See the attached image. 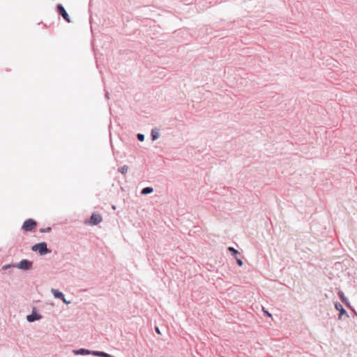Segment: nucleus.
<instances>
[{
    "label": "nucleus",
    "instance_id": "obj_1",
    "mask_svg": "<svg viewBox=\"0 0 357 357\" xmlns=\"http://www.w3.org/2000/svg\"><path fill=\"white\" fill-rule=\"evenodd\" d=\"M31 250L35 252L38 251L40 255H45L51 252V250L47 248L45 242L35 244L32 246Z\"/></svg>",
    "mask_w": 357,
    "mask_h": 357
},
{
    "label": "nucleus",
    "instance_id": "obj_2",
    "mask_svg": "<svg viewBox=\"0 0 357 357\" xmlns=\"http://www.w3.org/2000/svg\"><path fill=\"white\" fill-rule=\"evenodd\" d=\"M36 226V222L33 219L25 220L22 225V229L26 231H30Z\"/></svg>",
    "mask_w": 357,
    "mask_h": 357
},
{
    "label": "nucleus",
    "instance_id": "obj_3",
    "mask_svg": "<svg viewBox=\"0 0 357 357\" xmlns=\"http://www.w3.org/2000/svg\"><path fill=\"white\" fill-rule=\"evenodd\" d=\"M15 267L22 270L27 271L32 267V262L27 259H22L15 265Z\"/></svg>",
    "mask_w": 357,
    "mask_h": 357
},
{
    "label": "nucleus",
    "instance_id": "obj_4",
    "mask_svg": "<svg viewBox=\"0 0 357 357\" xmlns=\"http://www.w3.org/2000/svg\"><path fill=\"white\" fill-rule=\"evenodd\" d=\"M56 8L59 14L61 15L66 22H70L69 15L65 10L64 7L61 4H58L56 6Z\"/></svg>",
    "mask_w": 357,
    "mask_h": 357
},
{
    "label": "nucleus",
    "instance_id": "obj_5",
    "mask_svg": "<svg viewBox=\"0 0 357 357\" xmlns=\"http://www.w3.org/2000/svg\"><path fill=\"white\" fill-rule=\"evenodd\" d=\"M102 220V216L98 213H93L91 216L89 223L92 225H97Z\"/></svg>",
    "mask_w": 357,
    "mask_h": 357
},
{
    "label": "nucleus",
    "instance_id": "obj_6",
    "mask_svg": "<svg viewBox=\"0 0 357 357\" xmlns=\"http://www.w3.org/2000/svg\"><path fill=\"white\" fill-rule=\"evenodd\" d=\"M42 319V316L40 315L35 310V309L33 310L31 314L27 315L26 320L29 322H33L35 321H38Z\"/></svg>",
    "mask_w": 357,
    "mask_h": 357
},
{
    "label": "nucleus",
    "instance_id": "obj_7",
    "mask_svg": "<svg viewBox=\"0 0 357 357\" xmlns=\"http://www.w3.org/2000/svg\"><path fill=\"white\" fill-rule=\"evenodd\" d=\"M335 308L340 312V314L338 316L339 319H341L343 315H345L347 317H349L347 311L345 310V309L343 307V306L340 303L336 302L335 303Z\"/></svg>",
    "mask_w": 357,
    "mask_h": 357
},
{
    "label": "nucleus",
    "instance_id": "obj_8",
    "mask_svg": "<svg viewBox=\"0 0 357 357\" xmlns=\"http://www.w3.org/2000/svg\"><path fill=\"white\" fill-rule=\"evenodd\" d=\"M73 353L75 355H89V354H91V351L86 349H79L77 350H74Z\"/></svg>",
    "mask_w": 357,
    "mask_h": 357
},
{
    "label": "nucleus",
    "instance_id": "obj_9",
    "mask_svg": "<svg viewBox=\"0 0 357 357\" xmlns=\"http://www.w3.org/2000/svg\"><path fill=\"white\" fill-rule=\"evenodd\" d=\"M151 139L153 141H155L157 139H158L160 137L159 129H158L156 128L152 129L151 132Z\"/></svg>",
    "mask_w": 357,
    "mask_h": 357
},
{
    "label": "nucleus",
    "instance_id": "obj_10",
    "mask_svg": "<svg viewBox=\"0 0 357 357\" xmlns=\"http://www.w3.org/2000/svg\"><path fill=\"white\" fill-rule=\"evenodd\" d=\"M51 292L54 295V296L56 298H60V299L63 298V297L64 296L61 291H59V290L55 289H52Z\"/></svg>",
    "mask_w": 357,
    "mask_h": 357
},
{
    "label": "nucleus",
    "instance_id": "obj_11",
    "mask_svg": "<svg viewBox=\"0 0 357 357\" xmlns=\"http://www.w3.org/2000/svg\"><path fill=\"white\" fill-rule=\"evenodd\" d=\"M153 191V188L151 187H146L143 188L141 191V194L142 195H148L151 193Z\"/></svg>",
    "mask_w": 357,
    "mask_h": 357
},
{
    "label": "nucleus",
    "instance_id": "obj_12",
    "mask_svg": "<svg viewBox=\"0 0 357 357\" xmlns=\"http://www.w3.org/2000/svg\"><path fill=\"white\" fill-rule=\"evenodd\" d=\"M337 295L343 303H347L348 299L347 298V297H345L344 293L342 291H340L337 293Z\"/></svg>",
    "mask_w": 357,
    "mask_h": 357
},
{
    "label": "nucleus",
    "instance_id": "obj_13",
    "mask_svg": "<svg viewBox=\"0 0 357 357\" xmlns=\"http://www.w3.org/2000/svg\"><path fill=\"white\" fill-rule=\"evenodd\" d=\"M91 354L97 356L105 357L106 353L99 351H91Z\"/></svg>",
    "mask_w": 357,
    "mask_h": 357
},
{
    "label": "nucleus",
    "instance_id": "obj_14",
    "mask_svg": "<svg viewBox=\"0 0 357 357\" xmlns=\"http://www.w3.org/2000/svg\"><path fill=\"white\" fill-rule=\"evenodd\" d=\"M228 250L229 251L231 252V254L234 257H236V255L238 254V250H236L233 247H229L228 248Z\"/></svg>",
    "mask_w": 357,
    "mask_h": 357
},
{
    "label": "nucleus",
    "instance_id": "obj_15",
    "mask_svg": "<svg viewBox=\"0 0 357 357\" xmlns=\"http://www.w3.org/2000/svg\"><path fill=\"white\" fill-rule=\"evenodd\" d=\"M128 170V165H123L119 169V172H121L122 174H126Z\"/></svg>",
    "mask_w": 357,
    "mask_h": 357
},
{
    "label": "nucleus",
    "instance_id": "obj_16",
    "mask_svg": "<svg viewBox=\"0 0 357 357\" xmlns=\"http://www.w3.org/2000/svg\"><path fill=\"white\" fill-rule=\"evenodd\" d=\"M137 139L140 142H143L144 140V135L141 133H138L137 135Z\"/></svg>",
    "mask_w": 357,
    "mask_h": 357
},
{
    "label": "nucleus",
    "instance_id": "obj_17",
    "mask_svg": "<svg viewBox=\"0 0 357 357\" xmlns=\"http://www.w3.org/2000/svg\"><path fill=\"white\" fill-rule=\"evenodd\" d=\"M51 230H52V228H51V227H47V228H45V229H41L40 230V232H42V233H44V232H50V231H51Z\"/></svg>",
    "mask_w": 357,
    "mask_h": 357
},
{
    "label": "nucleus",
    "instance_id": "obj_18",
    "mask_svg": "<svg viewBox=\"0 0 357 357\" xmlns=\"http://www.w3.org/2000/svg\"><path fill=\"white\" fill-rule=\"evenodd\" d=\"M235 259H236V263L238 264V265L239 266H243V261H242L241 259L238 258L237 257H235Z\"/></svg>",
    "mask_w": 357,
    "mask_h": 357
},
{
    "label": "nucleus",
    "instance_id": "obj_19",
    "mask_svg": "<svg viewBox=\"0 0 357 357\" xmlns=\"http://www.w3.org/2000/svg\"><path fill=\"white\" fill-rule=\"evenodd\" d=\"M15 266V265H13V264H7V265H4L2 268L4 269V270H6L10 267H14Z\"/></svg>",
    "mask_w": 357,
    "mask_h": 357
},
{
    "label": "nucleus",
    "instance_id": "obj_20",
    "mask_svg": "<svg viewBox=\"0 0 357 357\" xmlns=\"http://www.w3.org/2000/svg\"><path fill=\"white\" fill-rule=\"evenodd\" d=\"M61 300H62V301H63L64 303H66V304H70V301H67V300L66 299V298H65V296H63V298H61Z\"/></svg>",
    "mask_w": 357,
    "mask_h": 357
},
{
    "label": "nucleus",
    "instance_id": "obj_21",
    "mask_svg": "<svg viewBox=\"0 0 357 357\" xmlns=\"http://www.w3.org/2000/svg\"><path fill=\"white\" fill-rule=\"evenodd\" d=\"M265 314H266L268 317H271V314H270L268 311H266L263 309Z\"/></svg>",
    "mask_w": 357,
    "mask_h": 357
},
{
    "label": "nucleus",
    "instance_id": "obj_22",
    "mask_svg": "<svg viewBox=\"0 0 357 357\" xmlns=\"http://www.w3.org/2000/svg\"><path fill=\"white\" fill-rule=\"evenodd\" d=\"M155 330L156 333H158L159 334L160 333V330H159V328L158 327H155Z\"/></svg>",
    "mask_w": 357,
    "mask_h": 357
},
{
    "label": "nucleus",
    "instance_id": "obj_23",
    "mask_svg": "<svg viewBox=\"0 0 357 357\" xmlns=\"http://www.w3.org/2000/svg\"><path fill=\"white\" fill-rule=\"evenodd\" d=\"M105 98L109 99V93L107 91L105 93Z\"/></svg>",
    "mask_w": 357,
    "mask_h": 357
}]
</instances>
